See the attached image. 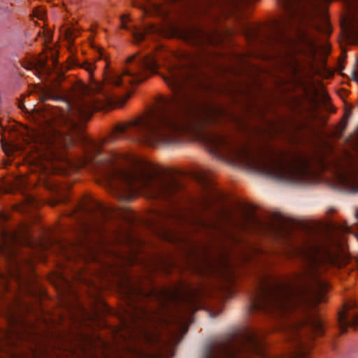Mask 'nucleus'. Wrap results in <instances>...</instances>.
Returning a JSON list of instances; mask_svg holds the SVG:
<instances>
[{
	"label": "nucleus",
	"mask_w": 358,
	"mask_h": 358,
	"mask_svg": "<svg viewBox=\"0 0 358 358\" xmlns=\"http://www.w3.org/2000/svg\"><path fill=\"white\" fill-rule=\"evenodd\" d=\"M158 63L152 55L129 57L120 76L114 72L104 74L102 83H94L91 94L87 87L76 84L64 90L52 84L45 92V99L62 101L65 109L55 107L50 110L35 111L31 117L36 125L34 139L36 144L38 163L43 171L56 169L55 162L67 160L64 150L77 139L85 144V157L80 164L92 166L100 175L106 188L117 199L129 201L140 193L148 199L168 202L169 206L152 210L148 224L166 238L174 233L169 224L189 225L200 222L199 216L211 210L214 203L225 199L213 187L207 175L195 174L201 194L191 197L187 203H179L184 191L183 185L175 176H160L146 162L131 159L124 162L112 154L103 153L101 145L83 134V123L89 120L93 113L106 106H122L129 98L116 90L125 88L124 83L134 85L157 73Z\"/></svg>",
	"instance_id": "obj_1"
},
{
	"label": "nucleus",
	"mask_w": 358,
	"mask_h": 358,
	"mask_svg": "<svg viewBox=\"0 0 358 358\" xmlns=\"http://www.w3.org/2000/svg\"><path fill=\"white\" fill-rule=\"evenodd\" d=\"M180 36L198 52L184 53L182 59L169 66L164 80L173 95L161 96L157 105L146 115L116 125L112 138L169 145L183 141L187 135L201 139L213 152L236 162L233 154L236 150L251 148L230 132L215 129L226 119H231L224 108L217 105H202L203 94L213 88L208 76L202 69L209 55L206 47L220 43L222 34L216 29L206 30L192 25L185 27Z\"/></svg>",
	"instance_id": "obj_2"
},
{
	"label": "nucleus",
	"mask_w": 358,
	"mask_h": 358,
	"mask_svg": "<svg viewBox=\"0 0 358 358\" xmlns=\"http://www.w3.org/2000/svg\"><path fill=\"white\" fill-rule=\"evenodd\" d=\"M320 264L334 265L336 259L327 252L322 259L310 257L301 273L281 279L259 276L250 295L249 311L283 319L282 327L289 343L280 355H273L264 348L261 338L265 333L248 329L211 341L203 350L201 358H306L310 341L324 332L320 317L313 311L325 301L327 282L320 275Z\"/></svg>",
	"instance_id": "obj_3"
},
{
	"label": "nucleus",
	"mask_w": 358,
	"mask_h": 358,
	"mask_svg": "<svg viewBox=\"0 0 358 358\" xmlns=\"http://www.w3.org/2000/svg\"><path fill=\"white\" fill-rule=\"evenodd\" d=\"M233 155L237 160L235 163L280 181L303 183L308 179L311 169L315 168L329 171L341 191L358 192V170L355 159L350 155H308L298 150H284L270 144L250 150H236Z\"/></svg>",
	"instance_id": "obj_4"
},
{
	"label": "nucleus",
	"mask_w": 358,
	"mask_h": 358,
	"mask_svg": "<svg viewBox=\"0 0 358 358\" xmlns=\"http://www.w3.org/2000/svg\"><path fill=\"white\" fill-rule=\"evenodd\" d=\"M201 222H193L189 226L196 231L203 230L207 234L220 242L219 254L216 259H207L205 264L210 272H219L222 275L229 267V244H236L240 241L238 236L227 226L222 223L224 219L227 224L234 228L243 230H251L255 232L268 234L277 238L289 236V229L281 221L264 222L262 220L253 210L242 206L237 220H235L231 213L227 210L215 211L214 216H206L203 213L199 216Z\"/></svg>",
	"instance_id": "obj_5"
},
{
	"label": "nucleus",
	"mask_w": 358,
	"mask_h": 358,
	"mask_svg": "<svg viewBox=\"0 0 358 358\" xmlns=\"http://www.w3.org/2000/svg\"><path fill=\"white\" fill-rule=\"evenodd\" d=\"M199 289L193 288L191 285L179 282L159 293L164 300L180 306L177 315L173 318L178 323L176 332H171L168 341H163L158 335L143 330L145 339L148 343V349H131L132 358H172L173 347L182 340L179 332L184 323L199 308V300L201 294Z\"/></svg>",
	"instance_id": "obj_6"
},
{
	"label": "nucleus",
	"mask_w": 358,
	"mask_h": 358,
	"mask_svg": "<svg viewBox=\"0 0 358 358\" xmlns=\"http://www.w3.org/2000/svg\"><path fill=\"white\" fill-rule=\"evenodd\" d=\"M8 220V214L0 212V256L5 264V271L0 269V294L10 290V280L17 285L22 284L23 268L31 270L33 267L31 258L22 257L20 250L23 245L33 247L29 232L27 229L22 233L8 230L3 224Z\"/></svg>",
	"instance_id": "obj_7"
},
{
	"label": "nucleus",
	"mask_w": 358,
	"mask_h": 358,
	"mask_svg": "<svg viewBox=\"0 0 358 358\" xmlns=\"http://www.w3.org/2000/svg\"><path fill=\"white\" fill-rule=\"evenodd\" d=\"M79 210L85 215L90 217L91 227L96 231L104 230L103 224L113 218V209L97 201H92L90 204H82Z\"/></svg>",
	"instance_id": "obj_8"
},
{
	"label": "nucleus",
	"mask_w": 358,
	"mask_h": 358,
	"mask_svg": "<svg viewBox=\"0 0 358 358\" xmlns=\"http://www.w3.org/2000/svg\"><path fill=\"white\" fill-rule=\"evenodd\" d=\"M338 324L341 334L346 332L349 327L357 328L358 326V302L351 300L344 304L343 310L339 313Z\"/></svg>",
	"instance_id": "obj_9"
},
{
	"label": "nucleus",
	"mask_w": 358,
	"mask_h": 358,
	"mask_svg": "<svg viewBox=\"0 0 358 358\" xmlns=\"http://www.w3.org/2000/svg\"><path fill=\"white\" fill-rule=\"evenodd\" d=\"M22 66L26 69L34 71L35 75L42 81L50 80L53 83L57 79V77H52L51 70L47 66L46 61L43 58H35L32 61L24 62Z\"/></svg>",
	"instance_id": "obj_10"
},
{
	"label": "nucleus",
	"mask_w": 358,
	"mask_h": 358,
	"mask_svg": "<svg viewBox=\"0 0 358 358\" xmlns=\"http://www.w3.org/2000/svg\"><path fill=\"white\" fill-rule=\"evenodd\" d=\"M44 185L45 188L56 194L57 196V198L55 201H52V206H55L59 203L67 202V196L62 192L63 187L60 185L59 183L54 180H47L44 182Z\"/></svg>",
	"instance_id": "obj_11"
},
{
	"label": "nucleus",
	"mask_w": 358,
	"mask_h": 358,
	"mask_svg": "<svg viewBox=\"0 0 358 358\" xmlns=\"http://www.w3.org/2000/svg\"><path fill=\"white\" fill-rule=\"evenodd\" d=\"M37 206L36 199L31 195L24 196L23 203L14 207V210L22 213H27L29 208H35Z\"/></svg>",
	"instance_id": "obj_12"
},
{
	"label": "nucleus",
	"mask_w": 358,
	"mask_h": 358,
	"mask_svg": "<svg viewBox=\"0 0 358 358\" xmlns=\"http://www.w3.org/2000/svg\"><path fill=\"white\" fill-rule=\"evenodd\" d=\"M131 320L134 322L138 320H144L149 317L148 311L143 308L136 306L132 307L131 313H129Z\"/></svg>",
	"instance_id": "obj_13"
},
{
	"label": "nucleus",
	"mask_w": 358,
	"mask_h": 358,
	"mask_svg": "<svg viewBox=\"0 0 358 358\" xmlns=\"http://www.w3.org/2000/svg\"><path fill=\"white\" fill-rule=\"evenodd\" d=\"M128 281H129L128 280ZM130 284V282H128ZM128 294H136L138 296H148V295H157V291L155 289H152L149 292H145L141 287H134L131 285H128L127 287Z\"/></svg>",
	"instance_id": "obj_14"
},
{
	"label": "nucleus",
	"mask_w": 358,
	"mask_h": 358,
	"mask_svg": "<svg viewBox=\"0 0 358 358\" xmlns=\"http://www.w3.org/2000/svg\"><path fill=\"white\" fill-rule=\"evenodd\" d=\"M357 223L354 226H350L346 222L340 227V229L343 233L352 234L358 241V211L355 213Z\"/></svg>",
	"instance_id": "obj_15"
},
{
	"label": "nucleus",
	"mask_w": 358,
	"mask_h": 358,
	"mask_svg": "<svg viewBox=\"0 0 358 358\" xmlns=\"http://www.w3.org/2000/svg\"><path fill=\"white\" fill-rule=\"evenodd\" d=\"M152 30H154V27H148L143 31H139L136 28H134L131 31V33H132V36H133V38H134L135 43H138L143 41L145 38L146 34Z\"/></svg>",
	"instance_id": "obj_16"
},
{
	"label": "nucleus",
	"mask_w": 358,
	"mask_h": 358,
	"mask_svg": "<svg viewBox=\"0 0 358 358\" xmlns=\"http://www.w3.org/2000/svg\"><path fill=\"white\" fill-rule=\"evenodd\" d=\"M268 127H270L269 129L271 130L270 135H274L275 133L278 132H285V133H289V131H287V122H282L280 123V125H275V123L273 122H268Z\"/></svg>",
	"instance_id": "obj_17"
},
{
	"label": "nucleus",
	"mask_w": 358,
	"mask_h": 358,
	"mask_svg": "<svg viewBox=\"0 0 358 358\" xmlns=\"http://www.w3.org/2000/svg\"><path fill=\"white\" fill-rule=\"evenodd\" d=\"M38 244H39V247L42 250H45L47 247H52L55 244L61 250L62 252H63V253L66 252V245L64 244H63L62 243L57 241V240L49 239V240H48L47 244H45V243H43L41 242Z\"/></svg>",
	"instance_id": "obj_18"
},
{
	"label": "nucleus",
	"mask_w": 358,
	"mask_h": 358,
	"mask_svg": "<svg viewBox=\"0 0 358 358\" xmlns=\"http://www.w3.org/2000/svg\"><path fill=\"white\" fill-rule=\"evenodd\" d=\"M1 147L5 152L6 155H10L13 152L17 150V146L13 144H9L4 143L3 141L1 142Z\"/></svg>",
	"instance_id": "obj_19"
},
{
	"label": "nucleus",
	"mask_w": 358,
	"mask_h": 358,
	"mask_svg": "<svg viewBox=\"0 0 358 358\" xmlns=\"http://www.w3.org/2000/svg\"><path fill=\"white\" fill-rule=\"evenodd\" d=\"M78 65L84 69H85L90 74V76L92 77L93 74V71L94 70V64L92 63H90L87 61H85L80 64H78Z\"/></svg>",
	"instance_id": "obj_20"
},
{
	"label": "nucleus",
	"mask_w": 358,
	"mask_h": 358,
	"mask_svg": "<svg viewBox=\"0 0 358 358\" xmlns=\"http://www.w3.org/2000/svg\"><path fill=\"white\" fill-rule=\"evenodd\" d=\"M127 17H128L127 15H122L121 17V22H122L121 28L124 29L129 30V27L126 24V19Z\"/></svg>",
	"instance_id": "obj_21"
},
{
	"label": "nucleus",
	"mask_w": 358,
	"mask_h": 358,
	"mask_svg": "<svg viewBox=\"0 0 358 358\" xmlns=\"http://www.w3.org/2000/svg\"><path fill=\"white\" fill-rule=\"evenodd\" d=\"M10 189L4 185V184L0 181V194L8 193Z\"/></svg>",
	"instance_id": "obj_22"
},
{
	"label": "nucleus",
	"mask_w": 358,
	"mask_h": 358,
	"mask_svg": "<svg viewBox=\"0 0 358 358\" xmlns=\"http://www.w3.org/2000/svg\"><path fill=\"white\" fill-rule=\"evenodd\" d=\"M346 124H347V120H343V126H342V128L341 129V130L337 132L336 135L340 136H341L343 131L345 130V127H346Z\"/></svg>",
	"instance_id": "obj_23"
},
{
	"label": "nucleus",
	"mask_w": 358,
	"mask_h": 358,
	"mask_svg": "<svg viewBox=\"0 0 358 358\" xmlns=\"http://www.w3.org/2000/svg\"><path fill=\"white\" fill-rule=\"evenodd\" d=\"M351 74L352 79L358 83V71L353 70Z\"/></svg>",
	"instance_id": "obj_24"
},
{
	"label": "nucleus",
	"mask_w": 358,
	"mask_h": 358,
	"mask_svg": "<svg viewBox=\"0 0 358 358\" xmlns=\"http://www.w3.org/2000/svg\"><path fill=\"white\" fill-rule=\"evenodd\" d=\"M67 38L69 41H72L73 40V38L76 36L73 35L71 31L69 30L67 32Z\"/></svg>",
	"instance_id": "obj_25"
},
{
	"label": "nucleus",
	"mask_w": 358,
	"mask_h": 358,
	"mask_svg": "<svg viewBox=\"0 0 358 358\" xmlns=\"http://www.w3.org/2000/svg\"><path fill=\"white\" fill-rule=\"evenodd\" d=\"M59 278L63 279L67 284L70 283L69 281L65 278V277L63 275V274H60L59 275Z\"/></svg>",
	"instance_id": "obj_26"
},
{
	"label": "nucleus",
	"mask_w": 358,
	"mask_h": 358,
	"mask_svg": "<svg viewBox=\"0 0 358 358\" xmlns=\"http://www.w3.org/2000/svg\"><path fill=\"white\" fill-rule=\"evenodd\" d=\"M292 127H294V129L297 130V129H299V127H300V126H298V125H292Z\"/></svg>",
	"instance_id": "obj_27"
},
{
	"label": "nucleus",
	"mask_w": 358,
	"mask_h": 358,
	"mask_svg": "<svg viewBox=\"0 0 358 358\" xmlns=\"http://www.w3.org/2000/svg\"><path fill=\"white\" fill-rule=\"evenodd\" d=\"M350 115V111H348V112H346V113H345V117H346V118H347V117H348V115Z\"/></svg>",
	"instance_id": "obj_28"
},
{
	"label": "nucleus",
	"mask_w": 358,
	"mask_h": 358,
	"mask_svg": "<svg viewBox=\"0 0 358 358\" xmlns=\"http://www.w3.org/2000/svg\"><path fill=\"white\" fill-rule=\"evenodd\" d=\"M36 17L38 18V19H42L43 17H42V14L41 15H36Z\"/></svg>",
	"instance_id": "obj_29"
},
{
	"label": "nucleus",
	"mask_w": 358,
	"mask_h": 358,
	"mask_svg": "<svg viewBox=\"0 0 358 358\" xmlns=\"http://www.w3.org/2000/svg\"><path fill=\"white\" fill-rule=\"evenodd\" d=\"M20 108L22 110L24 106L22 103H20Z\"/></svg>",
	"instance_id": "obj_30"
}]
</instances>
